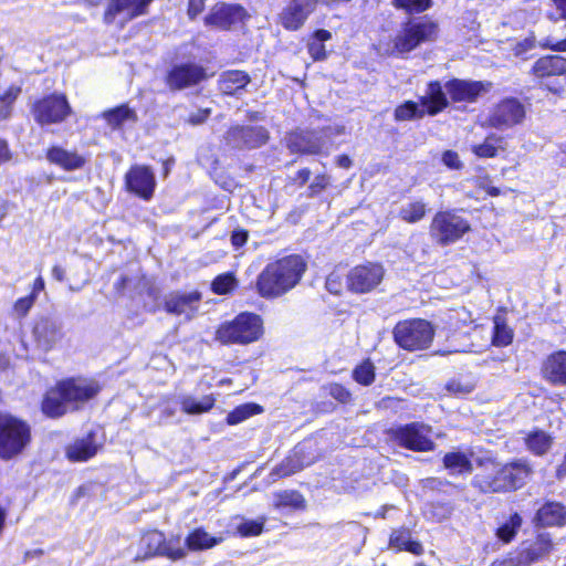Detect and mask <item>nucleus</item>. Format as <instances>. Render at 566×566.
<instances>
[{
    "label": "nucleus",
    "mask_w": 566,
    "mask_h": 566,
    "mask_svg": "<svg viewBox=\"0 0 566 566\" xmlns=\"http://www.w3.org/2000/svg\"><path fill=\"white\" fill-rule=\"evenodd\" d=\"M301 255L291 254L269 263L256 280V291L265 298H276L294 289L306 271Z\"/></svg>",
    "instance_id": "nucleus-1"
},
{
    "label": "nucleus",
    "mask_w": 566,
    "mask_h": 566,
    "mask_svg": "<svg viewBox=\"0 0 566 566\" xmlns=\"http://www.w3.org/2000/svg\"><path fill=\"white\" fill-rule=\"evenodd\" d=\"M438 34L439 25L432 20L408 21L394 38L380 39L377 51L384 56H405L422 43L436 41Z\"/></svg>",
    "instance_id": "nucleus-2"
},
{
    "label": "nucleus",
    "mask_w": 566,
    "mask_h": 566,
    "mask_svg": "<svg viewBox=\"0 0 566 566\" xmlns=\"http://www.w3.org/2000/svg\"><path fill=\"white\" fill-rule=\"evenodd\" d=\"M484 472L474 478V485L482 492H507L523 486L532 473L530 464L517 460L504 465L494 461L484 463Z\"/></svg>",
    "instance_id": "nucleus-3"
},
{
    "label": "nucleus",
    "mask_w": 566,
    "mask_h": 566,
    "mask_svg": "<svg viewBox=\"0 0 566 566\" xmlns=\"http://www.w3.org/2000/svg\"><path fill=\"white\" fill-rule=\"evenodd\" d=\"M263 334L261 317L252 313H241L233 321L221 324L214 339L222 345H247L256 342Z\"/></svg>",
    "instance_id": "nucleus-4"
},
{
    "label": "nucleus",
    "mask_w": 566,
    "mask_h": 566,
    "mask_svg": "<svg viewBox=\"0 0 566 566\" xmlns=\"http://www.w3.org/2000/svg\"><path fill=\"white\" fill-rule=\"evenodd\" d=\"M31 441L27 422L9 413H0V458L11 459Z\"/></svg>",
    "instance_id": "nucleus-5"
},
{
    "label": "nucleus",
    "mask_w": 566,
    "mask_h": 566,
    "mask_svg": "<svg viewBox=\"0 0 566 566\" xmlns=\"http://www.w3.org/2000/svg\"><path fill=\"white\" fill-rule=\"evenodd\" d=\"M392 333L395 342L410 352L428 348L434 336L431 324L420 318L399 322Z\"/></svg>",
    "instance_id": "nucleus-6"
},
{
    "label": "nucleus",
    "mask_w": 566,
    "mask_h": 566,
    "mask_svg": "<svg viewBox=\"0 0 566 566\" xmlns=\"http://www.w3.org/2000/svg\"><path fill=\"white\" fill-rule=\"evenodd\" d=\"M470 229L469 221L457 212L440 211L431 221L430 234L440 245H448L458 241Z\"/></svg>",
    "instance_id": "nucleus-7"
},
{
    "label": "nucleus",
    "mask_w": 566,
    "mask_h": 566,
    "mask_svg": "<svg viewBox=\"0 0 566 566\" xmlns=\"http://www.w3.org/2000/svg\"><path fill=\"white\" fill-rule=\"evenodd\" d=\"M36 123L49 125L63 122L71 113V107L64 95L52 94L38 101L32 108Z\"/></svg>",
    "instance_id": "nucleus-8"
},
{
    "label": "nucleus",
    "mask_w": 566,
    "mask_h": 566,
    "mask_svg": "<svg viewBox=\"0 0 566 566\" xmlns=\"http://www.w3.org/2000/svg\"><path fill=\"white\" fill-rule=\"evenodd\" d=\"M385 270L379 263L368 262L353 268L347 275V284L355 293H368L382 281Z\"/></svg>",
    "instance_id": "nucleus-9"
},
{
    "label": "nucleus",
    "mask_w": 566,
    "mask_h": 566,
    "mask_svg": "<svg viewBox=\"0 0 566 566\" xmlns=\"http://www.w3.org/2000/svg\"><path fill=\"white\" fill-rule=\"evenodd\" d=\"M524 117V105L516 98H505L493 107L488 124L496 129H506L521 124Z\"/></svg>",
    "instance_id": "nucleus-10"
},
{
    "label": "nucleus",
    "mask_w": 566,
    "mask_h": 566,
    "mask_svg": "<svg viewBox=\"0 0 566 566\" xmlns=\"http://www.w3.org/2000/svg\"><path fill=\"white\" fill-rule=\"evenodd\" d=\"M432 430L429 426L413 422L405 427H400L395 431V438L399 443L413 451H430L433 449L431 439Z\"/></svg>",
    "instance_id": "nucleus-11"
},
{
    "label": "nucleus",
    "mask_w": 566,
    "mask_h": 566,
    "mask_svg": "<svg viewBox=\"0 0 566 566\" xmlns=\"http://www.w3.org/2000/svg\"><path fill=\"white\" fill-rule=\"evenodd\" d=\"M201 298L199 291H174L165 296L164 307L169 314L185 316L190 321L198 313Z\"/></svg>",
    "instance_id": "nucleus-12"
},
{
    "label": "nucleus",
    "mask_w": 566,
    "mask_h": 566,
    "mask_svg": "<svg viewBox=\"0 0 566 566\" xmlns=\"http://www.w3.org/2000/svg\"><path fill=\"white\" fill-rule=\"evenodd\" d=\"M125 187L127 191L148 201L153 198L156 188L155 174L147 166H132L125 175Z\"/></svg>",
    "instance_id": "nucleus-13"
},
{
    "label": "nucleus",
    "mask_w": 566,
    "mask_h": 566,
    "mask_svg": "<svg viewBox=\"0 0 566 566\" xmlns=\"http://www.w3.org/2000/svg\"><path fill=\"white\" fill-rule=\"evenodd\" d=\"M491 82L453 78L444 84L446 92L453 102L474 103L479 96L490 92Z\"/></svg>",
    "instance_id": "nucleus-14"
},
{
    "label": "nucleus",
    "mask_w": 566,
    "mask_h": 566,
    "mask_svg": "<svg viewBox=\"0 0 566 566\" xmlns=\"http://www.w3.org/2000/svg\"><path fill=\"white\" fill-rule=\"evenodd\" d=\"M316 7V0H290L279 14V22L290 31L301 29Z\"/></svg>",
    "instance_id": "nucleus-15"
},
{
    "label": "nucleus",
    "mask_w": 566,
    "mask_h": 566,
    "mask_svg": "<svg viewBox=\"0 0 566 566\" xmlns=\"http://www.w3.org/2000/svg\"><path fill=\"white\" fill-rule=\"evenodd\" d=\"M207 78L206 70L195 63L175 65L167 74L166 83L170 90H184Z\"/></svg>",
    "instance_id": "nucleus-16"
},
{
    "label": "nucleus",
    "mask_w": 566,
    "mask_h": 566,
    "mask_svg": "<svg viewBox=\"0 0 566 566\" xmlns=\"http://www.w3.org/2000/svg\"><path fill=\"white\" fill-rule=\"evenodd\" d=\"M32 335L36 347L49 352L63 338L62 324L53 317H40L34 323Z\"/></svg>",
    "instance_id": "nucleus-17"
},
{
    "label": "nucleus",
    "mask_w": 566,
    "mask_h": 566,
    "mask_svg": "<svg viewBox=\"0 0 566 566\" xmlns=\"http://www.w3.org/2000/svg\"><path fill=\"white\" fill-rule=\"evenodd\" d=\"M60 385L71 410L78 409L99 390L95 381L87 379H69L60 382Z\"/></svg>",
    "instance_id": "nucleus-18"
},
{
    "label": "nucleus",
    "mask_w": 566,
    "mask_h": 566,
    "mask_svg": "<svg viewBox=\"0 0 566 566\" xmlns=\"http://www.w3.org/2000/svg\"><path fill=\"white\" fill-rule=\"evenodd\" d=\"M287 148L295 154L316 155L327 148L326 140L321 133L300 130L286 137Z\"/></svg>",
    "instance_id": "nucleus-19"
},
{
    "label": "nucleus",
    "mask_w": 566,
    "mask_h": 566,
    "mask_svg": "<svg viewBox=\"0 0 566 566\" xmlns=\"http://www.w3.org/2000/svg\"><path fill=\"white\" fill-rule=\"evenodd\" d=\"M269 139L268 130L262 126H237L227 133V142L233 147L256 148Z\"/></svg>",
    "instance_id": "nucleus-20"
},
{
    "label": "nucleus",
    "mask_w": 566,
    "mask_h": 566,
    "mask_svg": "<svg viewBox=\"0 0 566 566\" xmlns=\"http://www.w3.org/2000/svg\"><path fill=\"white\" fill-rule=\"evenodd\" d=\"M153 0H111L105 11V22L112 23L120 15L124 21L145 14Z\"/></svg>",
    "instance_id": "nucleus-21"
},
{
    "label": "nucleus",
    "mask_w": 566,
    "mask_h": 566,
    "mask_svg": "<svg viewBox=\"0 0 566 566\" xmlns=\"http://www.w3.org/2000/svg\"><path fill=\"white\" fill-rule=\"evenodd\" d=\"M244 15L245 11L240 6L218 3L205 18V23L208 27L227 30L232 24L242 21Z\"/></svg>",
    "instance_id": "nucleus-22"
},
{
    "label": "nucleus",
    "mask_w": 566,
    "mask_h": 566,
    "mask_svg": "<svg viewBox=\"0 0 566 566\" xmlns=\"http://www.w3.org/2000/svg\"><path fill=\"white\" fill-rule=\"evenodd\" d=\"M543 377L553 385L566 386V352L558 350L544 360Z\"/></svg>",
    "instance_id": "nucleus-23"
},
{
    "label": "nucleus",
    "mask_w": 566,
    "mask_h": 566,
    "mask_svg": "<svg viewBox=\"0 0 566 566\" xmlns=\"http://www.w3.org/2000/svg\"><path fill=\"white\" fill-rule=\"evenodd\" d=\"M163 547L164 533L158 531L147 532L137 543L134 558L135 560H145L155 556H161Z\"/></svg>",
    "instance_id": "nucleus-24"
},
{
    "label": "nucleus",
    "mask_w": 566,
    "mask_h": 566,
    "mask_svg": "<svg viewBox=\"0 0 566 566\" xmlns=\"http://www.w3.org/2000/svg\"><path fill=\"white\" fill-rule=\"evenodd\" d=\"M46 159L66 171L81 169L85 165V158L76 151H71L59 146H53L46 151Z\"/></svg>",
    "instance_id": "nucleus-25"
},
{
    "label": "nucleus",
    "mask_w": 566,
    "mask_h": 566,
    "mask_svg": "<svg viewBox=\"0 0 566 566\" xmlns=\"http://www.w3.org/2000/svg\"><path fill=\"white\" fill-rule=\"evenodd\" d=\"M532 71L541 78L566 74V59L560 55L543 56L534 63Z\"/></svg>",
    "instance_id": "nucleus-26"
},
{
    "label": "nucleus",
    "mask_w": 566,
    "mask_h": 566,
    "mask_svg": "<svg viewBox=\"0 0 566 566\" xmlns=\"http://www.w3.org/2000/svg\"><path fill=\"white\" fill-rule=\"evenodd\" d=\"M97 444L95 442V436L88 433L82 439H76L66 448V455L69 460L73 462H83L93 458L97 453Z\"/></svg>",
    "instance_id": "nucleus-27"
},
{
    "label": "nucleus",
    "mask_w": 566,
    "mask_h": 566,
    "mask_svg": "<svg viewBox=\"0 0 566 566\" xmlns=\"http://www.w3.org/2000/svg\"><path fill=\"white\" fill-rule=\"evenodd\" d=\"M42 410L52 418L61 417L71 410L60 384L46 392L42 402Z\"/></svg>",
    "instance_id": "nucleus-28"
},
{
    "label": "nucleus",
    "mask_w": 566,
    "mask_h": 566,
    "mask_svg": "<svg viewBox=\"0 0 566 566\" xmlns=\"http://www.w3.org/2000/svg\"><path fill=\"white\" fill-rule=\"evenodd\" d=\"M251 78L248 73L240 70H231L223 72L219 77V88L224 94H235L239 90L244 88Z\"/></svg>",
    "instance_id": "nucleus-29"
},
{
    "label": "nucleus",
    "mask_w": 566,
    "mask_h": 566,
    "mask_svg": "<svg viewBox=\"0 0 566 566\" xmlns=\"http://www.w3.org/2000/svg\"><path fill=\"white\" fill-rule=\"evenodd\" d=\"M304 453V449L302 446H297L293 454L283 460L271 473V475H275L277 478L292 475L304 467L308 465V462H304L302 454Z\"/></svg>",
    "instance_id": "nucleus-30"
},
{
    "label": "nucleus",
    "mask_w": 566,
    "mask_h": 566,
    "mask_svg": "<svg viewBox=\"0 0 566 566\" xmlns=\"http://www.w3.org/2000/svg\"><path fill=\"white\" fill-rule=\"evenodd\" d=\"M430 115H436L448 105V99L439 82H431L428 85L427 96L422 99Z\"/></svg>",
    "instance_id": "nucleus-31"
},
{
    "label": "nucleus",
    "mask_w": 566,
    "mask_h": 566,
    "mask_svg": "<svg viewBox=\"0 0 566 566\" xmlns=\"http://www.w3.org/2000/svg\"><path fill=\"white\" fill-rule=\"evenodd\" d=\"M216 399L212 395L196 398L185 395L179 398L181 410L187 415H201L208 412L214 406Z\"/></svg>",
    "instance_id": "nucleus-32"
},
{
    "label": "nucleus",
    "mask_w": 566,
    "mask_h": 566,
    "mask_svg": "<svg viewBox=\"0 0 566 566\" xmlns=\"http://www.w3.org/2000/svg\"><path fill=\"white\" fill-rule=\"evenodd\" d=\"M536 517L543 525H562L566 521V507L560 503H546L538 510Z\"/></svg>",
    "instance_id": "nucleus-33"
},
{
    "label": "nucleus",
    "mask_w": 566,
    "mask_h": 566,
    "mask_svg": "<svg viewBox=\"0 0 566 566\" xmlns=\"http://www.w3.org/2000/svg\"><path fill=\"white\" fill-rule=\"evenodd\" d=\"M221 541V537H214L203 528H196L186 537V546L189 551H205L218 545Z\"/></svg>",
    "instance_id": "nucleus-34"
},
{
    "label": "nucleus",
    "mask_w": 566,
    "mask_h": 566,
    "mask_svg": "<svg viewBox=\"0 0 566 566\" xmlns=\"http://www.w3.org/2000/svg\"><path fill=\"white\" fill-rule=\"evenodd\" d=\"M390 545L399 551H408L415 555H420L423 552L422 545L419 542L411 539V534L408 530H396L391 533Z\"/></svg>",
    "instance_id": "nucleus-35"
},
{
    "label": "nucleus",
    "mask_w": 566,
    "mask_h": 566,
    "mask_svg": "<svg viewBox=\"0 0 566 566\" xmlns=\"http://www.w3.org/2000/svg\"><path fill=\"white\" fill-rule=\"evenodd\" d=\"M500 149H504V138L496 135H490L482 144L471 147L472 153L480 158H493Z\"/></svg>",
    "instance_id": "nucleus-36"
},
{
    "label": "nucleus",
    "mask_w": 566,
    "mask_h": 566,
    "mask_svg": "<svg viewBox=\"0 0 566 566\" xmlns=\"http://www.w3.org/2000/svg\"><path fill=\"white\" fill-rule=\"evenodd\" d=\"M103 118L113 128H118L126 122H136L137 115L127 105H120L116 108L104 112Z\"/></svg>",
    "instance_id": "nucleus-37"
},
{
    "label": "nucleus",
    "mask_w": 566,
    "mask_h": 566,
    "mask_svg": "<svg viewBox=\"0 0 566 566\" xmlns=\"http://www.w3.org/2000/svg\"><path fill=\"white\" fill-rule=\"evenodd\" d=\"M525 443L530 451L537 455H542L551 448L552 438L542 430H535L527 434Z\"/></svg>",
    "instance_id": "nucleus-38"
},
{
    "label": "nucleus",
    "mask_w": 566,
    "mask_h": 566,
    "mask_svg": "<svg viewBox=\"0 0 566 566\" xmlns=\"http://www.w3.org/2000/svg\"><path fill=\"white\" fill-rule=\"evenodd\" d=\"M444 467L452 473H470L472 464L469 458L462 452H450L444 455Z\"/></svg>",
    "instance_id": "nucleus-39"
},
{
    "label": "nucleus",
    "mask_w": 566,
    "mask_h": 566,
    "mask_svg": "<svg viewBox=\"0 0 566 566\" xmlns=\"http://www.w3.org/2000/svg\"><path fill=\"white\" fill-rule=\"evenodd\" d=\"M426 216V203L422 201L408 202L400 208L399 217L408 222L416 223Z\"/></svg>",
    "instance_id": "nucleus-40"
},
{
    "label": "nucleus",
    "mask_w": 566,
    "mask_h": 566,
    "mask_svg": "<svg viewBox=\"0 0 566 566\" xmlns=\"http://www.w3.org/2000/svg\"><path fill=\"white\" fill-rule=\"evenodd\" d=\"M275 506L304 509L305 499L297 491H283L275 495Z\"/></svg>",
    "instance_id": "nucleus-41"
},
{
    "label": "nucleus",
    "mask_w": 566,
    "mask_h": 566,
    "mask_svg": "<svg viewBox=\"0 0 566 566\" xmlns=\"http://www.w3.org/2000/svg\"><path fill=\"white\" fill-rule=\"evenodd\" d=\"M262 411L261 406L256 403H244L237 407L233 411H231L227 417V422L229 424H238L251 416L258 415Z\"/></svg>",
    "instance_id": "nucleus-42"
},
{
    "label": "nucleus",
    "mask_w": 566,
    "mask_h": 566,
    "mask_svg": "<svg viewBox=\"0 0 566 566\" xmlns=\"http://www.w3.org/2000/svg\"><path fill=\"white\" fill-rule=\"evenodd\" d=\"M552 548L551 541L539 536L537 541L523 553V557L528 563H534L549 553Z\"/></svg>",
    "instance_id": "nucleus-43"
},
{
    "label": "nucleus",
    "mask_w": 566,
    "mask_h": 566,
    "mask_svg": "<svg viewBox=\"0 0 566 566\" xmlns=\"http://www.w3.org/2000/svg\"><path fill=\"white\" fill-rule=\"evenodd\" d=\"M521 525L522 517L517 513H514L510 516L509 521H506L497 528L496 535L504 543H509L513 539Z\"/></svg>",
    "instance_id": "nucleus-44"
},
{
    "label": "nucleus",
    "mask_w": 566,
    "mask_h": 566,
    "mask_svg": "<svg viewBox=\"0 0 566 566\" xmlns=\"http://www.w3.org/2000/svg\"><path fill=\"white\" fill-rule=\"evenodd\" d=\"M513 339V331L505 324L504 319L496 316L494 318L493 344L495 346H507Z\"/></svg>",
    "instance_id": "nucleus-45"
},
{
    "label": "nucleus",
    "mask_w": 566,
    "mask_h": 566,
    "mask_svg": "<svg viewBox=\"0 0 566 566\" xmlns=\"http://www.w3.org/2000/svg\"><path fill=\"white\" fill-rule=\"evenodd\" d=\"M187 551L180 545L179 537H171L166 539L164 536V547L161 549V556H165L171 560H178L186 557Z\"/></svg>",
    "instance_id": "nucleus-46"
},
{
    "label": "nucleus",
    "mask_w": 566,
    "mask_h": 566,
    "mask_svg": "<svg viewBox=\"0 0 566 566\" xmlns=\"http://www.w3.org/2000/svg\"><path fill=\"white\" fill-rule=\"evenodd\" d=\"M432 0H392L394 7L407 13H421L432 7Z\"/></svg>",
    "instance_id": "nucleus-47"
},
{
    "label": "nucleus",
    "mask_w": 566,
    "mask_h": 566,
    "mask_svg": "<svg viewBox=\"0 0 566 566\" xmlns=\"http://www.w3.org/2000/svg\"><path fill=\"white\" fill-rule=\"evenodd\" d=\"M21 88L18 86H10L7 92L0 96V120L10 116L12 104L20 95Z\"/></svg>",
    "instance_id": "nucleus-48"
},
{
    "label": "nucleus",
    "mask_w": 566,
    "mask_h": 566,
    "mask_svg": "<svg viewBox=\"0 0 566 566\" xmlns=\"http://www.w3.org/2000/svg\"><path fill=\"white\" fill-rule=\"evenodd\" d=\"M353 377L357 382L364 386L370 385L375 379L374 365L369 360L361 363L354 369Z\"/></svg>",
    "instance_id": "nucleus-49"
},
{
    "label": "nucleus",
    "mask_w": 566,
    "mask_h": 566,
    "mask_svg": "<svg viewBox=\"0 0 566 566\" xmlns=\"http://www.w3.org/2000/svg\"><path fill=\"white\" fill-rule=\"evenodd\" d=\"M237 285V280L233 274L226 273L217 276L212 284L211 289L216 294H228L231 292Z\"/></svg>",
    "instance_id": "nucleus-50"
},
{
    "label": "nucleus",
    "mask_w": 566,
    "mask_h": 566,
    "mask_svg": "<svg viewBox=\"0 0 566 566\" xmlns=\"http://www.w3.org/2000/svg\"><path fill=\"white\" fill-rule=\"evenodd\" d=\"M423 109H419L418 105L413 102H406L398 106L395 111V118L397 120H409L415 117H422Z\"/></svg>",
    "instance_id": "nucleus-51"
},
{
    "label": "nucleus",
    "mask_w": 566,
    "mask_h": 566,
    "mask_svg": "<svg viewBox=\"0 0 566 566\" xmlns=\"http://www.w3.org/2000/svg\"><path fill=\"white\" fill-rule=\"evenodd\" d=\"M264 518L252 521L247 520L243 521L240 525H238L237 530L241 536H256L260 535L263 531Z\"/></svg>",
    "instance_id": "nucleus-52"
},
{
    "label": "nucleus",
    "mask_w": 566,
    "mask_h": 566,
    "mask_svg": "<svg viewBox=\"0 0 566 566\" xmlns=\"http://www.w3.org/2000/svg\"><path fill=\"white\" fill-rule=\"evenodd\" d=\"M471 322V313L464 307L451 311L449 314V324L454 328L460 327V325H467Z\"/></svg>",
    "instance_id": "nucleus-53"
},
{
    "label": "nucleus",
    "mask_w": 566,
    "mask_h": 566,
    "mask_svg": "<svg viewBox=\"0 0 566 566\" xmlns=\"http://www.w3.org/2000/svg\"><path fill=\"white\" fill-rule=\"evenodd\" d=\"M474 386L473 384L467 381L463 382L459 379H451L447 382L446 389L449 392L455 394V395H467L470 394L473 390Z\"/></svg>",
    "instance_id": "nucleus-54"
},
{
    "label": "nucleus",
    "mask_w": 566,
    "mask_h": 566,
    "mask_svg": "<svg viewBox=\"0 0 566 566\" xmlns=\"http://www.w3.org/2000/svg\"><path fill=\"white\" fill-rule=\"evenodd\" d=\"M34 302H35V295H29V296L19 298L13 305V311H14L15 315H18L19 317L25 316L29 313V311L31 310V307L33 306Z\"/></svg>",
    "instance_id": "nucleus-55"
},
{
    "label": "nucleus",
    "mask_w": 566,
    "mask_h": 566,
    "mask_svg": "<svg viewBox=\"0 0 566 566\" xmlns=\"http://www.w3.org/2000/svg\"><path fill=\"white\" fill-rule=\"evenodd\" d=\"M329 184V177L327 175H317L313 182L310 185L311 196H315L323 191Z\"/></svg>",
    "instance_id": "nucleus-56"
},
{
    "label": "nucleus",
    "mask_w": 566,
    "mask_h": 566,
    "mask_svg": "<svg viewBox=\"0 0 566 566\" xmlns=\"http://www.w3.org/2000/svg\"><path fill=\"white\" fill-rule=\"evenodd\" d=\"M329 395L343 403L349 401L350 399V392L338 384L331 385Z\"/></svg>",
    "instance_id": "nucleus-57"
},
{
    "label": "nucleus",
    "mask_w": 566,
    "mask_h": 566,
    "mask_svg": "<svg viewBox=\"0 0 566 566\" xmlns=\"http://www.w3.org/2000/svg\"><path fill=\"white\" fill-rule=\"evenodd\" d=\"M308 53L315 61L326 59L325 46L319 41L312 40L308 43Z\"/></svg>",
    "instance_id": "nucleus-58"
},
{
    "label": "nucleus",
    "mask_w": 566,
    "mask_h": 566,
    "mask_svg": "<svg viewBox=\"0 0 566 566\" xmlns=\"http://www.w3.org/2000/svg\"><path fill=\"white\" fill-rule=\"evenodd\" d=\"M556 13H548L547 17L551 21L557 22L560 19L566 20V0H552Z\"/></svg>",
    "instance_id": "nucleus-59"
},
{
    "label": "nucleus",
    "mask_w": 566,
    "mask_h": 566,
    "mask_svg": "<svg viewBox=\"0 0 566 566\" xmlns=\"http://www.w3.org/2000/svg\"><path fill=\"white\" fill-rule=\"evenodd\" d=\"M326 289L333 294H339L342 290V279L340 275L333 272L326 279Z\"/></svg>",
    "instance_id": "nucleus-60"
},
{
    "label": "nucleus",
    "mask_w": 566,
    "mask_h": 566,
    "mask_svg": "<svg viewBox=\"0 0 566 566\" xmlns=\"http://www.w3.org/2000/svg\"><path fill=\"white\" fill-rule=\"evenodd\" d=\"M442 161L446 166L452 169H459L462 166L459 155L452 150H447L443 153Z\"/></svg>",
    "instance_id": "nucleus-61"
},
{
    "label": "nucleus",
    "mask_w": 566,
    "mask_h": 566,
    "mask_svg": "<svg viewBox=\"0 0 566 566\" xmlns=\"http://www.w3.org/2000/svg\"><path fill=\"white\" fill-rule=\"evenodd\" d=\"M210 115V109H198L193 113H191L187 119V122L191 125H199L203 123Z\"/></svg>",
    "instance_id": "nucleus-62"
},
{
    "label": "nucleus",
    "mask_w": 566,
    "mask_h": 566,
    "mask_svg": "<svg viewBox=\"0 0 566 566\" xmlns=\"http://www.w3.org/2000/svg\"><path fill=\"white\" fill-rule=\"evenodd\" d=\"M206 7V0H189L188 15L190 19H195L199 15Z\"/></svg>",
    "instance_id": "nucleus-63"
},
{
    "label": "nucleus",
    "mask_w": 566,
    "mask_h": 566,
    "mask_svg": "<svg viewBox=\"0 0 566 566\" xmlns=\"http://www.w3.org/2000/svg\"><path fill=\"white\" fill-rule=\"evenodd\" d=\"M542 48L549 49L557 52H566V38L562 41H557L555 43H552L551 40H546L543 42Z\"/></svg>",
    "instance_id": "nucleus-64"
}]
</instances>
